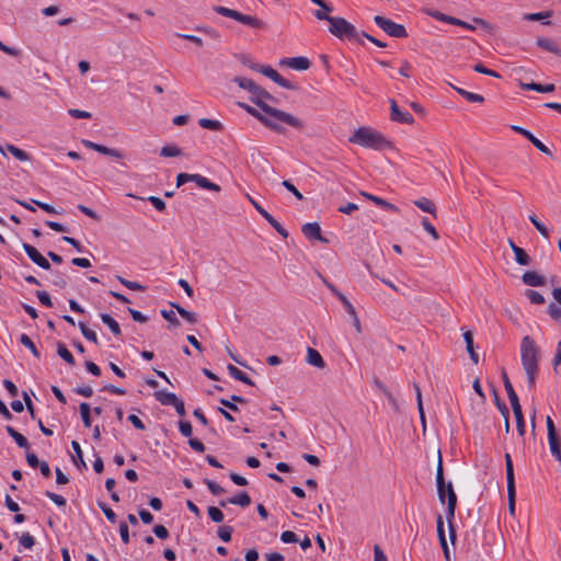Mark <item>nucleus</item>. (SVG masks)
<instances>
[{
    "mask_svg": "<svg viewBox=\"0 0 561 561\" xmlns=\"http://www.w3.org/2000/svg\"><path fill=\"white\" fill-rule=\"evenodd\" d=\"M348 141L373 150H383L391 147V142L381 133L370 127L357 128L348 138Z\"/></svg>",
    "mask_w": 561,
    "mask_h": 561,
    "instance_id": "3",
    "label": "nucleus"
},
{
    "mask_svg": "<svg viewBox=\"0 0 561 561\" xmlns=\"http://www.w3.org/2000/svg\"><path fill=\"white\" fill-rule=\"evenodd\" d=\"M45 495L50 500L53 501L56 505L58 506H65L66 505V500L64 496L61 495H58L56 493H53L50 491H46Z\"/></svg>",
    "mask_w": 561,
    "mask_h": 561,
    "instance_id": "58",
    "label": "nucleus"
},
{
    "mask_svg": "<svg viewBox=\"0 0 561 561\" xmlns=\"http://www.w3.org/2000/svg\"><path fill=\"white\" fill-rule=\"evenodd\" d=\"M473 70L479 72V73H483V75L491 76V77H494V78H500L501 77L497 72H495L494 70L485 68L480 62L473 66Z\"/></svg>",
    "mask_w": 561,
    "mask_h": 561,
    "instance_id": "51",
    "label": "nucleus"
},
{
    "mask_svg": "<svg viewBox=\"0 0 561 561\" xmlns=\"http://www.w3.org/2000/svg\"><path fill=\"white\" fill-rule=\"evenodd\" d=\"M520 88L524 90H531L540 93H549L554 91V84H539V83H523L520 82Z\"/></svg>",
    "mask_w": 561,
    "mask_h": 561,
    "instance_id": "23",
    "label": "nucleus"
},
{
    "mask_svg": "<svg viewBox=\"0 0 561 561\" xmlns=\"http://www.w3.org/2000/svg\"><path fill=\"white\" fill-rule=\"evenodd\" d=\"M0 50L9 56H12V57H18L21 54V51L18 48L10 47V46L5 45L4 43H2L1 41H0Z\"/></svg>",
    "mask_w": 561,
    "mask_h": 561,
    "instance_id": "62",
    "label": "nucleus"
},
{
    "mask_svg": "<svg viewBox=\"0 0 561 561\" xmlns=\"http://www.w3.org/2000/svg\"><path fill=\"white\" fill-rule=\"evenodd\" d=\"M525 295L530 302L535 305H542L546 301L545 297L539 291L533 289H527Z\"/></svg>",
    "mask_w": 561,
    "mask_h": 561,
    "instance_id": "38",
    "label": "nucleus"
},
{
    "mask_svg": "<svg viewBox=\"0 0 561 561\" xmlns=\"http://www.w3.org/2000/svg\"><path fill=\"white\" fill-rule=\"evenodd\" d=\"M448 491H449V503H448V507H447V512H446V519H447L448 527H449V537H450L451 542H454L456 540V530L454 528L453 520L455 518V510L457 506V495L450 485L448 486Z\"/></svg>",
    "mask_w": 561,
    "mask_h": 561,
    "instance_id": "10",
    "label": "nucleus"
},
{
    "mask_svg": "<svg viewBox=\"0 0 561 561\" xmlns=\"http://www.w3.org/2000/svg\"><path fill=\"white\" fill-rule=\"evenodd\" d=\"M208 516L215 523H220L224 520L222 512L218 507H215V506L208 507Z\"/></svg>",
    "mask_w": 561,
    "mask_h": 561,
    "instance_id": "45",
    "label": "nucleus"
},
{
    "mask_svg": "<svg viewBox=\"0 0 561 561\" xmlns=\"http://www.w3.org/2000/svg\"><path fill=\"white\" fill-rule=\"evenodd\" d=\"M248 26L254 27L257 30H267V27H268V25L265 21H263L259 18H255V16H250V15H248Z\"/></svg>",
    "mask_w": 561,
    "mask_h": 561,
    "instance_id": "41",
    "label": "nucleus"
},
{
    "mask_svg": "<svg viewBox=\"0 0 561 561\" xmlns=\"http://www.w3.org/2000/svg\"><path fill=\"white\" fill-rule=\"evenodd\" d=\"M22 247L32 262L44 270H50V263L33 245L23 243Z\"/></svg>",
    "mask_w": 561,
    "mask_h": 561,
    "instance_id": "12",
    "label": "nucleus"
},
{
    "mask_svg": "<svg viewBox=\"0 0 561 561\" xmlns=\"http://www.w3.org/2000/svg\"><path fill=\"white\" fill-rule=\"evenodd\" d=\"M362 195L365 198H367V199L371 201L373 203H375L379 207H382V208H385L387 210H391V211H396V213L399 211V208L396 205L389 203L386 199H382V198H380L378 196H375V195L366 193V192H362Z\"/></svg>",
    "mask_w": 561,
    "mask_h": 561,
    "instance_id": "21",
    "label": "nucleus"
},
{
    "mask_svg": "<svg viewBox=\"0 0 561 561\" xmlns=\"http://www.w3.org/2000/svg\"><path fill=\"white\" fill-rule=\"evenodd\" d=\"M513 252H514L515 261L517 264L523 265V266H527V265L531 264V259L524 249H522L517 245H513Z\"/></svg>",
    "mask_w": 561,
    "mask_h": 561,
    "instance_id": "24",
    "label": "nucleus"
},
{
    "mask_svg": "<svg viewBox=\"0 0 561 561\" xmlns=\"http://www.w3.org/2000/svg\"><path fill=\"white\" fill-rule=\"evenodd\" d=\"M389 102L391 121L408 125H412L414 123L413 116L408 112L400 111L397 102L393 99H391Z\"/></svg>",
    "mask_w": 561,
    "mask_h": 561,
    "instance_id": "11",
    "label": "nucleus"
},
{
    "mask_svg": "<svg viewBox=\"0 0 561 561\" xmlns=\"http://www.w3.org/2000/svg\"><path fill=\"white\" fill-rule=\"evenodd\" d=\"M537 45L540 48L561 57V48L553 41L549 38H539L537 41Z\"/></svg>",
    "mask_w": 561,
    "mask_h": 561,
    "instance_id": "26",
    "label": "nucleus"
},
{
    "mask_svg": "<svg viewBox=\"0 0 561 561\" xmlns=\"http://www.w3.org/2000/svg\"><path fill=\"white\" fill-rule=\"evenodd\" d=\"M7 432L15 440L19 447L27 449L30 447L27 439L13 427L8 426Z\"/></svg>",
    "mask_w": 561,
    "mask_h": 561,
    "instance_id": "31",
    "label": "nucleus"
},
{
    "mask_svg": "<svg viewBox=\"0 0 561 561\" xmlns=\"http://www.w3.org/2000/svg\"><path fill=\"white\" fill-rule=\"evenodd\" d=\"M71 447H72V449L76 453V456L72 458L75 465L78 468L85 467V462L83 460V455H82V450H81L80 444L77 440H72L71 442Z\"/></svg>",
    "mask_w": 561,
    "mask_h": 561,
    "instance_id": "35",
    "label": "nucleus"
},
{
    "mask_svg": "<svg viewBox=\"0 0 561 561\" xmlns=\"http://www.w3.org/2000/svg\"><path fill=\"white\" fill-rule=\"evenodd\" d=\"M540 348L534 339L524 336L520 343V360L523 368L527 375L528 386L535 385V379L539 370Z\"/></svg>",
    "mask_w": 561,
    "mask_h": 561,
    "instance_id": "2",
    "label": "nucleus"
},
{
    "mask_svg": "<svg viewBox=\"0 0 561 561\" xmlns=\"http://www.w3.org/2000/svg\"><path fill=\"white\" fill-rule=\"evenodd\" d=\"M148 201L152 204V206L159 210V211H163L165 209V203L160 198V197H157V196H149L148 197Z\"/></svg>",
    "mask_w": 561,
    "mask_h": 561,
    "instance_id": "63",
    "label": "nucleus"
},
{
    "mask_svg": "<svg viewBox=\"0 0 561 561\" xmlns=\"http://www.w3.org/2000/svg\"><path fill=\"white\" fill-rule=\"evenodd\" d=\"M161 316L173 325L180 324V321L178 320L174 311H172V310H162Z\"/></svg>",
    "mask_w": 561,
    "mask_h": 561,
    "instance_id": "61",
    "label": "nucleus"
},
{
    "mask_svg": "<svg viewBox=\"0 0 561 561\" xmlns=\"http://www.w3.org/2000/svg\"><path fill=\"white\" fill-rule=\"evenodd\" d=\"M172 306L176 309L178 313L187 322L195 323L197 321L196 314L194 312L185 310L180 305L172 304Z\"/></svg>",
    "mask_w": 561,
    "mask_h": 561,
    "instance_id": "37",
    "label": "nucleus"
},
{
    "mask_svg": "<svg viewBox=\"0 0 561 561\" xmlns=\"http://www.w3.org/2000/svg\"><path fill=\"white\" fill-rule=\"evenodd\" d=\"M229 374L237 380L245 382V374L233 365H228Z\"/></svg>",
    "mask_w": 561,
    "mask_h": 561,
    "instance_id": "46",
    "label": "nucleus"
},
{
    "mask_svg": "<svg viewBox=\"0 0 561 561\" xmlns=\"http://www.w3.org/2000/svg\"><path fill=\"white\" fill-rule=\"evenodd\" d=\"M512 128L515 131H517L518 134L526 137L542 153H545L547 156L552 154L550 149L543 142H541L537 137H535L529 130H527L523 127H519V126H513Z\"/></svg>",
    "mask_w": 561,
    "mask_h": 561,
    "instance_id": "14",
    "label": "nucleus"
},
{
    "mask_svg": "<svg viewBox=\"0 0 561 561\" xmlns=\"http://www.w3.org/2000/svg\"><path fill=\"white\" fill-rule=\"evenodd\" d=\"M214 10L217 13H219L220 15L234 19L238 22L245 24V14H243V13H240L236 10H232V9H229L226 7H220V5L215 7Z\"/></svg>",
    "mask_w": 561,
    "mask_h": 561,
    "instance_id": "20",
    "label": "nucleus"
},
{
    "mask_svg": "<svg viewBox=\"0 0 561 561\" xmlns=\"http://www.w3.org/2000/svg\"><path fill=\"white\" fill-rule=\"evenodd\" d=\"M551 15L550 12H538V13H527L524 15V20L527 21H541Z\"/></svg>",
    "mask_w": 561,
    "mask_h": 561,
    "instance_id": "52",
    "label": "nucleus"
},
{
    "mask_svg": "<svg viewBox=\"0 0 561 561\" xmlns=\"http://www.w3.org/2000/svg\"><path fill=\"white\" fill-rule=\"evenodd\" d=\"M528 219L534 225V227L537 229V231L540 233V236L542 238H545V239L549 238L548 228L537 218L536 215H529Z\"/></svg>",
    "mask_w": 561,
    "mask_h": 561,
    "instance_id": "33",
    "label": "nucleus"
},
{
    "mask_svg": "<svg viewBox=\"0 0 561 561\" xmlns=\"http://www.w3.org/2000/svg\"><path fill=\"white\" fill-rule=\"evenodd\" d=\"M95 151H98L102 154H105V156H110L112 158H116V159L124 158V153L122 151L114 149V148H108V147L100 145V144H98Z\"/></svg>",
    "mask_w": 561,
    "mask_h": 561,
    "instance_id": "34",
    "label": "nucleus"
},
{
    "mask_svg": "<svg viewBox=\"0 0 561 561\" xmlns=\"http://www.w3.org/2000/svg\"><path fill=\"white\" fill-rule=\"evenodd\" d=\"M505 469H506V481H507L508 512L512 516H514L515 515L516 489H515L513 461H512L510 454H505Z\"/></svg>",
    "mask_w": 561,
    "mask_h": 561,
    "instance_id": "5",
    "label": "nucleus"
},
{
    "mask_svg": "<svg viewBox=\"0 0 561 561\" xmlns=\"http://www.w3.org/2000/svg\"><path fill=\"white\" fill-rule=\"evenodd\" d=\"M280 540L284 543H293V542H297L298 538H297V536H296V534L294 531L286 530V531L282 533Z\"/></svg>",
    "mask_w": 561,
    "mask_h": 561,
    "instance_id": "60",
    "label": "nucleus"
},
{
    "mask_svg": "<svg viewBox=\"0 0 561 561\" xmlns=\"http://www.w3.org/2000/svg\"><path fill=\"white\" fill-rule=\"evenodd\" d=\"M198 125L202 128L219 131L222 129V124L219 121L210 119V118H201L198 121Z\"/></svg>",
    "mask_w": 561,
    "mask_h": 561,
    "instance_id": "32",
    "label": "nucleus"
},
{
    "mask_svg": "<svg viewBox=\"0 0 561 561\" xmlns=\"http://www.w3.org/2000/svg\"><path fill=\"white\" fill-rule=\"evenodd\" d=\"M422 226L424 228V230H426L434 240H438L439 239V234L437 232V230L435 229V227L428 221L427 218H423L422 220Z\"/></svg>",
    "mask_w": 561,
    "mask_h": 561,
    "instance_id": "47",
    "label": "nucleus"
},
{
    "mask_svg": "<svg viewBox=\"0 0 561 561\" xmlns=\"http://www.w3.org/2000/svg\"><path fill=\"white\" fill-rule=\"evenodd\" d=\"M100 508L102 510V512L104 513L105 517L111 522V523H115L116 522V514L114 513V511L108 507L106 504L104 503H100L99 504Z\"/></svg>",
    "mask_w": 561,
    "mask_h": 561,
    "instance_id": "55",
    "label": "nucleus"
},
{
    "mask_svg": "<svg viewBox=\"0 0 561 561\" xmlns=\"http://www.w3.org/2000/svg\"><path fill=\"white\" fill-rule=\"evenodd\" d=\"M5 151L10 152L15 159H18L20 161H30L31 160V156L26 151L13 146V145H7L5 147L0 145V152L5 156Z\"/></svg>",
    "mask_w": 561,
    "mask_h": 561,
    "instance_id": "17",
    "label": "nucleus"
},
{
    "mask_svg": "<svg viewBox=\"0 0 561 561\" xmlns=\"http://www.w3.org/2000/svg\"><path fill=\"white\" fill-rule=\"evenodd\" d=\"M195 174L180 173L176 176V186L180 187L186 182H194Z\"/></svg>",
    "mask_w": 561,
    "mask_h": 561,
    "instance_id": "59",
    "label": "nucleus"
},
{
    "mask_svg": "<svg viewBox=\"0 0 561 561\" xmlns=\"http://www.w3.org/2000/svg\"><path fill=\"white\" fill-rule=\"evenodd\" d=\"M51 282H53L54 286H57V287H59L61 289L66 288L67 285H68L66 276L62 273H60V272H56L54 274Z\"/></svg>",
    "mask_w": 561,
    "mask_h": 561,
    "instance_id": "43",
    "label": "nucleus"
},
{
    "mask_svg": "<svg viewBox=\"0 0 561 561\" xmlns=\"http://www.w3.org/2000/svg\"><path fill=\"white\" fill-rule=\"evenodd\" d=\"M463 339H465V342H466V348H467V352L469 353V356L471 358V360L474 363V364H478L479 362V356L478 354L476 353L474 351V344H473V335L470 331H466L463 333Z\"/></svg>",
    "mask_w": 561,
    "mask_h": 561,
    "instance_id": "22",
    "label": "nucleus"
},
{
    "mask_svg": "<svg viewBox=\"0 0 561 561\" xmlns=\"http://www.w3.org/2000/svg\"><path fill=\"white\" fill-rule=\"evenodd\" d=\"M101 320L104 324H106L108 327V329L112 331V333L116 336L121 335L122 331H121V327L118 324V322L110 314L107 313H102L101 316Z\"/></svg>",
    "mask_w": 561,
    "mask_h": 561,
    "instance_id": "27",
    "label": "nucleus"
},
{
    "mask_svg": "<svg viewBox=\"0 0 561 561\" xmlns=\"http://www.w3.org/2000/svg\"><path fill=\"white\" fill-rule=\"evenodd\" d=\"M160 154L162 157H179L182 154V150L176 146H163L161 148Z\"/></svg>",
    "mask_w": 561,
    "mask_h": 561,
    "instance_id": "39",
    "label": "nucleus"
},
{
    "mask_svg": "<svg viewBox=\"0 0 561 561\" xmlns=\"http://www.w3.org/2000/svg\"><path fill=\"white\" fill-rule=\"evenodd\" d=\"M227 503L245 506V491L240 492L237 496L229 499L227 502L221 501L220 506L225 507Z\"/></svg>",
    "mask_w": 561,
    "mask_h": 561,
    "instance_id": "40",
    "label": "nucleus"
},
{
    "mask_svg": "<svg viewBox=\"0 0 561 561\" xmlns=\"http://www.w3.org/2000/svg\"><path fill=\"white\" fill-rule=\"evenodd\" d=\"M283 186L291 192L298 199H302V194L297 190V187L288 180L283 181Z\"/></svg>",
    "mask_w": 561,
    "mask_h": 561,
    "instance_id": "64",
    "label": "nucleus"
},
{
    "mask_svg": "<svg viewBox=\"0 0 561 561\" xmlns=\"http://www.w3.org/2000/svg\"><path fill=\"white\" fill-rule=\"evenodd\" d=\"M337 298L345 307L347 313L350 316H355L356 310H355L354 306L352 305V302L347 299V297L344 294H339Z\"/></svg>",
    "mask_w": 561,
    "mask_h": 561,
    "instance_id": "50",
    "label": "nucleus"
},
{
    "mask_svg": "<svg viewBox=\"0 0 561 561\" xmlns=\"http://www.w3.org/2000/svg\"><path fill=\"white\" fill-rule=\"evenodd\" d=\"M302 233L308 239H314L322 243H328L329 240L321 234V228L318 222H307L301 228Z\"/></svg>",
    "mask_w": 561,
    "mask_h": 561,
    "instance_id": "13",
    "label": "nucleus"
},
{
    "mask_svg": "<svg viewBox=\"0 0 561 561\" xmlns=\"http://www.w3.org/2000/svg\"><path fill=\"white\" fill-rule=\"evenodd\" d=\"M522 280L525 285L538 287L546 284L545 277L535 271H527L523 274Z\"/></svg>",
    "mask_w": 561,
    "mask_h": 561,
    "instance_id": "15",
    "label": "nucleus"
},
{
    "mask_svg": "<svg viewBox=\"0 0 561 561\" xmlns=\"http://www.w3.org/2000/svg\"><path fill=\"white\" fill-rule=\"evenodd\" d=\"M248 67L263 73L264 76H266L267 78L273 80L275 83H277V81L280 80L282 76L270 66H260L257 64H251V65L248 64Z\"/></svg>",
    "mask_w": 561,
    "mask_h": 561,
    "instance_id": "18",
    "label": "nucleus"
},
{
    "mask_svg": "<svg viewBox=\"0 0 561 561\" xmlns=\"http://www.w3.org/2000/svg\"><path fill=\"white\" fill-rule=\"evenodd\" d=\"M156 397L162 405H175L179 400L175 393L167 391H158L156 392Z\"/></svg>",
    "mask_w": 561,
    "mask_h": 561,
    "instance_id": "29",
    "label": "nucleus"
},
{
    "mask_svg": "<svg viewBox=\"0 0 561 561\" xmlns=\"http://www.w3.org/2000/svg\"><path fill=\"white\" fill-rule=\"evenodd\" d=\"M329 32L332 35L340 39H348L362 43L360 32H358L357 28L344 18L333 16V19H329Z\"/></svg>",
    "mask_w": 561,
    "mask_h": 561,
    "instance_id": "4",
    "label": "nucleus"
},
{
    "mask_svg": "<svg viewBox=\"0 0 561 561\" xmlns=\"http://www.w3.org/2000/svg\"><path fill=\"white\" fill-rule=\"evenodd\" d=\"M205 483L206 485L208 486L209 491L214 494V495H220L225 492V490L218 484L216 483L215 481L213 480H208L206 479L205 480Z\"/></svg>",
    "mask_w": 561,
    "mask_h": 561,
    "instance_id": "53",
    "label": "nucleus"
},
{
    "mask_svg": "<svg viewBox=\"0 0 561 561\" xmlns=\"http://www.w3.org/2000/svg\"><path fill=\"white\" fill-rule=\"evenodd\" d=\"M549 449L552 456L561 462V428L556 423H547Z\"/></svg>",
    "mask_w": 561,
    "mask_h": 561,
    "instance_id": "7",
    "label": "nucleus"
},
{
    "mask_svg": "<svg viewBox=\"0 0 561 561\" xmlns=\"http://www.w3.org/2000/svg\"><path fill=\"white\" fill-rule=\"evenodd\" d=\"M117 279L121 282V284H123L125 287H127L131 290H142L144 289V286H141L139 283L127 280L122 276H117Z\"/></svg>",
    "mask_w": 561,
    "mask_h": 561,
    "instance_id": "56",
    "label": "nucleus"
},
{
    "mask_svg": "<svg viewBox=\"0 0 561 561\" xmlns=\"http://www.w3.org/2000/svg\"><path fill=\"white\" fill-rule=\"evenodd\" d=\"M280 64L287 65L288 67L296 70H307L310 67V60L307 57L287 58L282 60Z\"/></svg>",
    "mask_w": 561,
    "mask_h": 561,
    "instance_id": "16",
    "label": "nucleus"
},
{
    "mask_svg": "<svg viewBox=\"0 0 561 561\" xmlns=\"http://www.w3.org/2000/svg\"><path fill=\"white\" fill-rule=\"evenodd\" d=\"M268 224L283 237V238H287L288 237V232L287 230L274 218V217H270L268 218Z\"/></svg>",
    "mask_w": 561,
    "mask_h": 561,
    "instance_id": "49",
    "label": "nucleus"
},
{
    "mask_svg": "<svg viewBox=\"0 0 561 561\" xmlns=\"http://www.w3.org/2000/svg\"><path fill=\"white\" fill-rule=\"evenodd\" d=\"M20 342L25 347H27L34 354V356L38 357V352L36 350V346H35V344L33 343V341L31 340V337L28 335L22 334L21 337H20Z\"/></svg>",
    "mask_w": 561,
    "mask_h": 561,
    "instance_id": "44",
    "label": "nucleus"
},
{
    "mask_svg": "<svg viewBox=\"0 0 561 561\" xmlns=\"http://www.w3.org/2000/svg\"><path fill=\"white\" fill-rule=\"evenodd\" d=\"M436 524H437V536L439 539V543H440V546H445V542H447V541H446V537H445L444 520H443L442 515L437 516Z\"/></svg>",
    "mask_w": 561,
    "mask_h": 561,
    "instance_id": "42",
    "label": "nucleus"
},
{
    "mask_svg": "<svg viewBox=\"0 0 561 561\" xmlns=\"http://www.w3.org/2000/svg\"><path fill=\"white\" fill-rule=\"evenodd\" d=\"M19 541H20L21 546H23L26 549H31L35 545L34 537L28 533L23 534L20 537Z\"/></svg>",
    "mask_w": 561,
    "mask_h": 561,
    "instance_id": "48",
    "label": "nucleus"
},
{
    "mask_svg": "<svg viewBox=\"0 0 561 561\" xmlns=\"http://www.w3.org/2000/svg\"><path fill=\"white\" fill-rule=\"evenodd\" d=\"M232 528L229 526H222L218 529V536L222 541H229L231 539Z\"/></svg>",
    "mask_w": 561,
    "mask_h": 561,
    "instance_id": "57",
    "label": "nucleus"
},
{
    "mask_svg": "<svg viewBox=\"0 0 561 561\" xmlns=\"http://www.w3.org/2000/svg\"><path fill=\"white\" fill-rule=\"evenodd\" d=\"M503 382H504V387L507 392L508 399L511 401V405L513 408L515 421H524L518 397H517L505 371H503Z\"/></svg>",
    "mask_w": 561,
    "mask_h": 561,
    "instance_id": "9",
    "label": "nucleus"
},
{
    "mask_svg": "<svg viewBox=\"0 0 561 561\" xmlns=\"http://www.w3.org/2000/svg\"><path fill=\"white\" fill-rule=\"evenodd\" d=\"M436 483H437L438 499H439L440 503L444 504L447 499V504H448L449 503L448 486L450 485L453 489H454V486H453L451 482H448V483L445 482L440 456L438 457V463H437V469H436Z\"/></svg>",
    "mask_w": 561,
    "mask_h": 561,
    "instance_id": "8",
    "label": "nucleus"
},
{
    "mask_svg": "<svg viewBox=\"0 0 561 561\" xmlns=\"http://www.w3.org/2000/svg\"><path fill=\"white\" fill-rule=\"evenodd\" d=\"M248 93L251 94L248 99L260 108L256 110L248 105V114L256 117L265 127L277 134L285 131L283 124L297 130L305 128V122L299 117L270 105L268 102H276V99L249 79Z\"/></svg>",
    "mask_w": 561,
    "mask_h": 561,
    "instance_id": "1",
    "label": "nucleus"
},
{
    "mask_svg": "<svg viewBox=\"0 0 561 561\" xmlns=\"http://www.w3.org/2000/svg\"><path fill=\"white\" fill-rule=\"evenodd\" d=\"M194 183H196L199 187L208 191L219 192L220 186L216 183L210 182L207 178L195 174Z\"/></svg>",
    "mask_w": 561,
    "mask_h": 561,
    "instance_id": "25",
    "label": "nucleus"
},
{
    "mask_svg": "<svg viewBox=\"0 0 561 561\" xmlns=\"http://www.w3.org/2000/svg\"><path fill=\"white\" fill-rule=\"evenodd\" d=\"M548 313L553 320H561V308H559L554 302H550L548 305Z\"/></svg>",
    "mask_w": 561,
    "mask_h": 561,
    "instance_id": "54",
    "label": "nucleus"
},
{
    "mask_svg": "<svg viewBox=\"0 0 561 561\" xmlns=\"http://www.w3.org/2000/svg\"><path fill=\"white\" fill-rule=\"evenodd\" d=\"M414 205L422 209L423 211L430 213L434 217H436V206L431 199L422 197L420 199L414 201Z\"/></svg>",
    "mask_w": 561,
    "mask_h": 561,
    "instance_id": "28",
    "label": "nucleus"
},
{
    "mask_svg": "<svg viewBox=\"0 0 561 561\" xmlns=\"http://www.w3.org/2000/svg\"><path fill=\"white\" fill-rule=\"evenodd\" d=\"M374 21L389 36L397 38H405L408 36V32L403 25L398 24L385 16L376 15Z\"/></svg>",
    "mask_w": 561,
    "mask_h": 561,
    "instance_id": "6",
    "label": "nucleus"
},
{
    "mask_svg": "<svg viewBox=\"0 0 561 561\" xmlns=\"http://www.w3.org/2000/svg\"><path fill=\"white\" fill-rule=\"evenodd\" d=\"M307 363L320 369L324 368L325 366V362L321 354L312 347H308L307 350Z\"/></svg>",
    "mask_w": 561,
    "mask_h": 561,
    "instance_id": "19",
    "label": "nucleus"
},
{
    "mask_svg": "<svg viewBox=\"0 0 561 561\" xmlns=\"http://www.w3.org/2000/svg\"><path fill=\"white\" fill-rule=\"evenodd\" d=\"M57 353L69 365L75 364V358H73L72 354L68 351V348L66 347V345L64 343H58Z\"/></svg>",
    "mask_w": 561,
    "mask_h": 561,
    "instance_id": "36",
    "label": "nucleus"
},
{
    "mask_svg": "<svg viewBox=\"0 0 561 561\" xmlns=\"http://www.w3.org/2000/svg\"><path fill=\"white\" fill-rule=\"evenodd\" d=\"M451 87L457 91L458 94H460L469 102L482 103L484 101V98L481 94L472 93L455 85Z\"/></svg>",
    "mask_w": 561,
    "mask_h": 561,
    "instance_id": "30",
    "label": "nucleus"
}]
</instances>
